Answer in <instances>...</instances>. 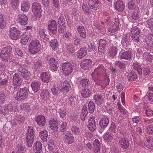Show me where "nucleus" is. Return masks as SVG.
Returning a JSON list of instances; mask_svg holds the SVG:
<instances>
[{
  "label": "nucleus",
  "instance_id": "nucleus-1",
  "mask_svg": "<svg viewBox=\"0 0 153 153\" xmlns=\"http://www.w3.org/2000/svg\"><path fill=\"white\" fill-rule=\"evenodd\" d=\"M35 133L33 127L29 126L28 127L27 133L26 134V138L27 145L29 147L32 146L34 141Z\"/></svg>",
  "mask_w": 153,
  "mask_h": 153
},
{
  "label": "nucleus",
  "instance_id": "nucleus-2",
  "mask_svg": "<svg viewBox=\"0 0 153 153\" xmlns=\"http://www.w3.org/2000/svg\"><path fill=\"white\" fill-rule=\"evenodd\" d=\"M42 11L40 4L37 2L33 3L32 5V12L33 14L34 19H39L42 15Z\"/></svg>",
  "mask_w": 153,
  "mask_h": 153
},
{
  "label": "nucleus",
  "instance_id": "nucleus-3",
  "mask_svg": "<svg viewBox=\"0 0 153 153\" xmlns=\"http://www.w3.org/2000/svg\"><path fill=\"white\" fill-rule=\"evenodd\" d=\"M12 50V48L10 46H7L2 49L0 57L3 61L5 62L8 61L9 56L11 54Z\"/></svg>",
  "mask_w": 153,
  "mask_h": 153
},
{
  "label": "nucleus",
  "instance_id": "nucleus-4",
  "mask_svg": "<svg viewBox=\"0 0 153 153\" xmlns=\"http://www.w3.org/2000/svg\"><path fill=\"white\" fill-rule=\"evenodd\" d=\"M41 45L37 40L32 41L29 45V50L31 53L35 54L37 53L40 49Z\"/></svg>",
  "mask_w": 153,
  "mask_h": 153
},
{
  "label": "nucleus",
  "instance_id": "nucleus-5",
  "mask_svg": "<svg viewBox=\"0 0 153 153\" xmlns=\"http://www.w3.org/2000/svg\"><path fill=\"white\" fill-rule=\"evenodd\" d=\"M29 92V91L27 88H24L19 90H18L17 93L15 95L14 97L17 100H24L27 97Z\"/></svg>",
  "mask_w": 153,
  "mask_h": 153
},
{
  "label": "nucleus",
  "instance_id": "nucleus-6",
  "mask_svg": "<svg viewBox=\"0 0 153 153\" xmlns=\"http://www.w3.org/2000/svg\"><path fill=\"white\" fill-rule=\"evenodd\" d=\"M61 67L63 74L65 76L69 75L73 69V66L68 62L62 63Z\"/></svg>",
  "mask_w": 153,
  "mask_h": 153
},
{
  "label": "nucleus",
  "instance_id": "nucleus-7",
  "mask_svg": "<svg viewBox=\"0 0 153 153\" xmlns=\"http://www.w3.org/2000/svg\"><path fill=\"white\" fill-rule=\"evenodd\" d=\"M131 36L132 40L136 43L139 42V37L140 30L137 26L133 27L131 29Z\"/></svg>",
  "mask_w": 153,
  "mask_h": 153
},
{
  "label": "nucleus",
  "instance_id": "nucleus-8",
  "mask_svg": "<svg viewBox=\"0 0 153 153\" xmlns=\"http://www.w3.org/2000/svg\"><path fill=\"white\" fill-rule=\"evenodd\" d=\"M106 73V70L103 65H101L96 68L92 72L91 76L95 75L99 77H102Z\"/></svg>",
  "mask_w": 153,
  "mask_h": 153
},
{
  "label": "nucleus",
  "instance_id": "nucleus-9",
  "mask_svg": "<svg viewBox=\"0 0 153 153\" xmlns=\"http://www.w3.org/2000/svg\"><path fill=\"white\" fill-rule=\"evenodd\" d=\"M114 24L111 25L108 29V31L111 33H113L118 30L121 26L120 20L118 18H114Z\"/></svg>",
  "mask_w": 153,
  "mask_h": 153
},
{
  "label": "nucleus",
  "instance_id": "nucleus-10",
  "mask_svg": "<svg viewBox=\"0 0 153 153\" xmlns=\"http://www.w3.org/2000/svg\"><path fill=\"white\" fill-rule=\"evenodd\" d=\"M64 139L65 143L68 144L73 143L74 141V137L70 131H67L65 132Z\"/></svg>",
  "mask_w": 153,
  "mask_h": 153
},
{
  "label": "nucleus",
  "instance_id": "nucleus-11",
  "mask_svg": "<svg viewBox=\"0 0 153 153\" xmlns=\"http://www.w3.org/2000/svg\"><path fill=\"white\" fill-rule=\"evenodd\" d=\"M48 27L50 32L52 34H56L57 31V23L56 21L51 19L50 21Z\"/></svg>",
  "mask_w": 153,
  "mask_h": 153
},
{
  "label": "nucleus",
  "instance_id": "nucleus-12",
  "mask_svg": "<svg viewBox=\"0 0 153 153\" xmlns=\"http://www.w3.org/2000/svg\"><path fill=\"white\" fill-rule=\"evenodd\" d=\"M20 35L19 30L15 27H13L10 30V36L12 39L17 40L19 39Z\"/></svg>",
  "mask_w": 153,
  "mask_h": 153
},
{
  "label": "nucleus",
  "instance_id": "nucleus-13",
  "mask_svg": "<svg viewBox=\"0 0 153 153\" xmlns=\"http://www.w3.org/2000/svg\"><path fill=\"white\" fill-rule=\"evenodd\" d=\"M88 4L90 9L96 10L99 8L101 2L99 0H89Z\"/></svg>",
  "mask_w": 153,
  "mask_h": 153
},
{
  "label": "nucleus",
  "instance_id": "nucleus-14",
  "mask_svg": "<svg viewBox=\"0 0 153 153\" xmlns=\"http://www.w3.org/2000/svg\"><path fill=\"white\" fill-rule=\"evenodd\" d=\"M93 80L96 84L98 85H100L102 89H104L109 84V83H105L104 81H102L100 79L101 77H98L95 75L91 76Z\"/></svg>",
  "mask_w": 153,
  "mask_h": 153
},
{
  "label": "nucleus",
  "instance_id": "nucleus-15",
  "mask_svg": "<svg viewBox=\"0 0 153 153\" xmlns=\"http://www.w3.org/2000/svg\"><path fill=\"white\" fill-rule=\"evenodd\" d=\"M119 53L120 58L121 59L129 60L132 58V53L131 51H128L121 52Z\"/></svg>",
  "mask_w": 153,
  "mask_h": 153
},
{
  "label": "nucleus",
  "instance_id": "nucleus-16",
  "mask_svg": "<svg viewBox=\"0 0 153 153\" xmlns=\"http://www.w3.org/2000/svg\"><path fill=\"white\" fill-rule=\"evenodd\" d=\"M13 85L15 88L20 86L22 82L21 78L17 74H15L13 75Z\"/></svg>",
  "mask_w": 153,
  "mask_h": 153
},
{
  "label": "nucleus",
  "instance_id": "nucleus-17",
  "mask_svg": "<svg viewBox=\"0 0 153 153\" xmlns=\"http://www.w3.org/2000/svg\"><path fill=\"white\" fill-rule=\"evenodd\" d=\"M28 18L24 14H19L17 17L16 21L18 23L21 25H25L27 23Z\"/></svg>",
  "mask_w": 153,
  "mask_h": 153
},
{
  "label": "nucleus",
  "instance_id": "nucleus-18",
  "mask_svg": "<svg viewBox=\"0 0 153 153\" xmlns=\"http://www.w3.org/2000/svg\"><path fill=\"white\" fill-rule=\"evenodd\" d=\"M48 62L51 70L54 71H57L59 67L57 60L54 58L52 57L49 59Z\"/></svg>",
  "mask_w": 153,
  "mask_h": 153
},
{
  "label": "nucleus",
  "instance_id": "nucleus-19",
  "mask_svg": "<svg viewBox=\"0 0 153 153\" xmlns=\"http://www.w3.org/2000/svg\"><path fill=\"white\" fill-rule=\"evenodd\" d=\"M32 65H33V68L36 71L41 69L42 66V61L38 58L33 59L31 62Z\"/></svg>",
  "mask_w": 153,
  "mask_h": 153
},
{
  "label": "nucleus",
  "instance_id": "nucleus-20",
  "mask_svg": "<svg viewBox=\"0 0 153 153\" xmlns=\"http://www.w3.org/2000/svg\"><path fill=\"white\" fill-rule=\"evenodd\" d=\"M31 35L30 33H24L22 35L20 42L23 45H26L30 39Z\"/></svg>",
  "mask_w": 153,
  "mask_h": 153
},
{
  "label": "nucleus",
  "instance_id": "nucleus-21",
  "mask_svg": "<svg viewBox=\"0 0 153 153\" xmlns=\"http://www.w3.org/2000/svg\"><path fill=\"white\" fill-rule=\"evenodd\" d=\"M9 77L4 75H0V88H4L8 83Z\"/></svg>",
  "mask_w": 153,
  "mask_h": 153
},
{
  "label": "nucleus",
  "instance_id": "nucleus-22",
  "mask_svg": "<svg viewBox=\"0 0 153 153\" xmlns=\"http://www.w3.org/2000/svg\"><path fill=\"white\" fill-rule=\"evenodd\" d=\"M71 88V85L69 82L67 80H65L61 82V91L64 93L68 92Z\"/></svg>",
  "mask_w": 153,
  "mask_h": 153
},
{
  "label": "nucleus",
  "instance_id": "nucleus-23",
  "mask_svg": "<svg viewBox=\"0 0 153 153\" xmlns=\"http://www.w3.org/2000/svg\"><path fill=\"white\" fill-rule=\"evenodd\" d=\"M94 119L95 117L92 116L90 117L88 121L89 124L88 125V127L89 129L92 131H94L97 128Z\"/></svg>",
  "mask_w": 153,
  "mask_h": 153
},
{
  "label": "nucleus",
  "instance_id": "nucleus-24",
  "mask_svg": "<svg viewBox=\"0 0 153 153\" xmlns=\"http://www.w3.org/2000/svg\"><path fill=\"white\" fill-rule=\"evenodd\" d=\"M92 63V61L91 59H86L81 62L80 65L82 69L87 70L90 67Z\"/></svg>",
  "mask_w": 153,
  "mask_h": 153
},
{
  "label": "nucleus",
  "instance_id": "nucleus-25",
  "mask_svg": "<svg viewBox=\"0 0 153 153\" xmlns=\"http://www.w3.org/2000/svg\"><path fill=\"white\" fill-rule=\"evenodd\" d=\"M114 6L116 10L119 12L123 11L125 7V5L121 1H117L114 3Z\"/></svg>",
  "mask_w": 153,
  "mask_h": 153
},
{
  "label": "nucleus",
  "instance_id": "nucleus-26",
  "mask_svg": "<svg viewBox=\"0 0 153 153\" xmlns=\"http://www.w3.org/2000/svg\"><path fill=\"white\" fill-rule=\"evenodd\" d=\"M19 74L25 79H27L30 75L29 71L26 69L20 68L19 69Z\"/></svg>",
  "mask_w": 153,
  "mask_h": 153
},
{
  "label": "nucleus",
  "instance_id": "nucleus-27",
  "mask_svg": "<svg viewBox=\"0 0 153 153\" xmlns=\"http://www.w3.org/2000/svg\"><path fill=\"white\" fill-rule=\"evenodd\" d=\"M36 121L40 127L44 126L45 124V119L43 115H39L37 116Z\"/></svg>",
  "mask_w": 153,
  "mask_h": 153
},
{
  "label": "nucleus",
  "instance_id": "nucleus-28",
  "mask_svg": "<svg viewBox=\"0 0 153 153\" xmlns=\"http://www.w3.org/2000/svg\"><path fill=\"white\" fill-rule=\"evenodd\" d=\"M93 100L96 104L97 105H100L103 103L104 99L102 95L99 94H94L93 96Z\"/></svg>",
  "mask_w": 153,
  "mask_h": 153
},
{
  "label": "nucleus",
  "instance_id": "nucleus-29",
  "mask_svg": "<svg viewBox=\"0 0 153 153\" xmlns=\"http://www.w3.org/2000/svg\"><path fill=\"white\" fill-rule=\"evenodd\" d=\"M49 125L51 128L54 132L58 130V122L56 119H52L49 122Z\"/></svg>",
  "mask_w": 153,
  "mask_h": 153
},
{
  "label": "nucleus",
  "instance_id": "nucleus-30",
  "mask_svg": "<svg viewBox=\"0 0 153 153\" xmlns=\"http://www.w3.org/2000/svg\"><path fill=\"white\" fill-rule=\"evenodd\" d=\"M119 143L120 146L122 148L126 149L129 145V141L127 138L123 137L120 140Z\"/></svg>",
  "mask_w": 153,
  "mask_h": 153
},
{
  "label": "nucleus",
  "instance_id": "nucleus-31",
  "mask_svg": "<svg viewBox=\"0 0 153 153\" xmlns=\"http://www.w3.org/2000/svg\"><path fill=\"white\" fill-rule=\"evenodd\" d=\"M109 123L108 119L106 116H104L100 120L99 125L101 128H105L108 126Z\"/></svg>",
  "mask_w": 153,
  "mask_h": 153
},
{
  "label": "nucleus",
  "instance_id": "nucleus-32",
  "mask_svg": "<svg viewBox=\"0 0 153 153\" xmlns=\"http://www.w3.org/2000/svg\"><path fill=\"white\" fill-rule=\"evenodd\" d=\"M41 83L38 81H33L31 84V87L32 90L34 92H36L40 89Z\"/></svg>",
  "mask_w": 153,
  "mask_h": 153
},
{
  "label": "nucleus",
  "instance_id": "nucleus-33",
  "mask_svg": "<svg viewBox=\"0 0 153 153\" xmlns=\"http://www.w3.org/2000/svg\"><path fill=\"white\" fill-rule=\"evenodd\" d=\"M82 9L84 12L86 13L88 16L87 19H91L92 16L91 15V13L90 8L88 5L84 4H82Z\"/></svg>",
  "mask_w": 153,
  "mask_h": 153
},
{
  "label": "nucleus",
  "instance_id": "nucleus-34",
  "mask_svg": "<svg viewBox=\"0 0 153 153\" xmlns=\"http://www.w3.org/2000/svg\"><path fill=\"white\" fill-rule=\"evenodd\" d=\"M77 29L80 36L83 38H85L86 36V33L84 27L78 26L77 27Z\"/></svg>",
  "mask_w": 153,
  "mask_h": 153
},
{
  "label": "nucleus",
  "instance_id": "nucleus-35",
  "mask_svg": "<svg viewBox=\"0 0 153 153\" xmlns=\"http://www.w3.org/2000/svg\"><path fill=\"white\" fill-rule=\"evenodd\" d=\"M50 75L49 73L47 72H43L41 74V79L44 82H48L50 80Z\"/></svg>",
  "mask_w": 153,
  "mask_h": 153
},
{
  "label": "nucleus",
  "instance_id": "nucleus-36",
  "mask_svg": "<svg viewBox=\"0 0 153 153\" xmlns=\"http://www.w3.org/2000/svg\"><path fill=\"white\" fill-rule=\"evenodd\" d=\"M30 6V4L28 1H24L21 4V10L23 12H27L29 9Z\"/></svg>",
  "mask_w": 153,
  "mask_h": 153
},
{
  "label": "nucleus",
  "instance_id": "nucleus-37",
  "mask_svg": "<svg viewBox=\"0 0 153 153\" xmlns=\"http://www.w3.org/2000/svg\"><path fill=\"white\" fill-rule=\"evenodd\" d=\"M87 54L86 48H81L77 52L76 56L77 58L82 59Z\"/></svg>",
  "mask_w": 153,
  "mask_h": 153
},
{
  "label": "nucleus",
  "instance_id": "nucleus-38",
  "mask_svg": "<svg viewBox=\"0 0 153 153\" xmlns=\"http://www.w3.org/2000/svg\"><path fill=\"white\" fill-rule=\"evenodd\" d=\"M94 149V152L98 153L100 151V141L97 139H96L93 142Z\"/></svg>",
  "mask_w": 153,
  "mask_h": 153
},
{
  "label": "nucleus",
  "instance_id": "nucleus-39",
  "mask_svg": "<svg viewBox=\"0 0 153 153\" xmlns=\"http://www.w3.org/2000/svg\"><path fill=\"white\" fill-rule=\"evenodd\" d=\"M34 151L36 153H39L42 151V144L39 141L36 142L34 144L33 148Z\"/></svg>",
  "mask_w": 153,
  "mask_h": 153
},
{
  "label": "nucleus",
  "instance_id": "nucleus-40",
  "mask_svg": "<svg viewBox=\"0 0 153 153\" xmlns=\"http://www.w3.org/2000/svg\"><path fill=\"white\" fill-rule=\"evenodd\" d=\"M127 78L129 81H135L137 78V76L134 71H131L127 76Z\"/></svg>",
  "mask_w": 153,
  "mask_h": 153
},
{
  "label": "nucleus",
  "instance_id": "nucleus-41",
  "mask_svg": "<svg viewBox=\"0 0 153 153\" xmlns=\"http://www.w3.org/2000/svg\"><path fill=\"white\" fill-rule=\"evenodd\" d=\"M117 50L116 47H111L109 49L108 54L111 57H114L117 53Z\"/></svg>",
  "mask_w": 153,
  "mask_h": 153
},
{
  "label": "nucleus",
  "instance_id": "nucleus-42",
  "mask_svg": "<svg viewBox=\"0 0 153 153\" xmlns=\"http://www.w3.org/2000/svg\"><path fill=\"white\" fill-rule=\"evenodd\" d=\"M50 94L48 91L47 89H45L42 91L40 95L42 99L46 100L49 99Z\"/></svg>",
  "mask_w": 153,
  "mask_h": 153
},
{
  "label": "nucleus",
  "instance_id": "nucleus-43",
  "mask_svg": "<svg viewBox=\"0 0 153 153\" xmlns=\"http://www.w3.org/2000/svg\"><path fill=\"white\" fill-rule=\"evenodd\" d=\"M145 145L147 148L153 149V138H147L145 142Z\"/></svg>",
  "mask_w": 153,
  "mask_h": 153
},
{
  "label": "nucleus",
  "instance_id": "nucleus-44",
  "mask_svg": "<svg viewBox=\"0 0 153 153\" xmlns=\"http://www.w3.org/2000/svg\"><path fill=\"white\" fill-rule=\"evenodd\" d=\"M56 142L52 138L50 139L48 142V149L50 151H52L55 148Z\"/></svg>",
  "mask_w": 153,
  "mask_h": 153
},
{
  "label": "nucleus",
  "instance_id": "nucleus-45",
  "mask_svg": "<svg viewBox=\"0 0 153 153\" xmlns=\"http://www.w3.org/2000/svg\"><path fill=\"white\" fill-rule=\"evenodd\" d=\"M50 45L53 50L57 49L58 45V42L56 39H52L49 42Z\"/></svg>",
  "mask_w": 153,
  "mask_h": 153
},
{
  "label": "nucleus",
  "instance_id": "nucleus-46",
  "mask_svg": "<svg viewBox=\"0 0 153 153\" xmlns=\"http://www.w3.org/2000/svg\"><path fill=\"white\" fill-rule=\"evenodd\" d=\"M141 15L140 13V11L138 9H135L131 15L132 18L136 20L139 19Z\"/></svg>",
  "mask_w": 153,
  "mask_h": 153
},
{
  "label": "nucleus",
  "instance_id": "nucleus-47",
  "mask_svg": "<svg viewBox=\"0 0 153 153\" xmlns=\"http://www.w3.org/2000/svg\"><path fill=\"white\" fill-rule=\"evenodd\" d=\"M40 135L43 142L47 141L48 135V132L46 130L44 129L41 131L40 133Z\"/></svg>",
  "mask_w": 153,
  "mask_h": 153
},
{
  "label": "nucleus",
  "instance_id": "nucleus-48",
  "mask_svg": "<svg viewBox=\"0 0 153 153\" xmlns=\"http://www.w3.org/2000/svg\"><path fill=\"white\" fill-rule=\"evenodd\" d=\"M81 94L83 97H88L91 94L90 90L89 89H82L81 91Z\"/></svg>",
  "mask_w": 153,
  "mask_h": 153
},
{
  "label": "nucleus",
  "instance_id": "nucleus-49",
  "mask_svg": "<svg viewBox=\"0 0 153 153\" xmlns=\"http://www.w3.org/2000/svg\"><path fill=\"white\" fill-rule=\"evenodd\" d=\"M71 130L73 134L76 135H81L82 133V131L80 129L75 126H72Z\"/></svg>",
  "mask_w": 153,
  "mask_h": 153
},
{
  "label": "nucleus",
  "instance_id": "nucleus-50",
  "mask_svg": "<svg viewBox=\"0 0 153 153\" xmlns=\"http://www.w3.org/2000/svg\"><path fill=\"white\" fill-rule=\"evenodd\" d=\"M88 114L87 108L85 105L83 106L82 112L81 114V119L82 120L84 121L85 118Z\"/></svg>",
  "mask_w": 153,
  "mask_h": 153
},
{
  "label": "nucleus",
  "instance_id": "nucleus-51",
  "mask_svg": "<svg viewBox=\"0 0 153 153\" xmlns=\"http://www.w3.org/2000/svg\"><path fill=\"white\" fill-rule=\"evenodd\" d=\"M14 53L15 55H17L18 57L20 58H23L24 56L23 51L18 48H15Z\"/></svg>",
  "mask_w": 153,
  "mask_h": 153
},
{
  "label": "nucleus",
  "instance_id": "nucleus-52",
  "mask_svg": "<svg viewBox=\"0 0 153 153\" xmlns=\"http://www.w3.org/2000/svg\"><path fill=\"white\" fill-rule=\"evenodd\" d=\"M6 25V22L5 20H4L3 15L1 13H0V28L1 29L4 28Z\"/></svg>",
  "mask_w": 153,
  "mask_h": 153
},
{
  "label": "nucleus",
  "instance_id": "nucleus-53",
  "mask_svg": "<svg viewBox=\"0 0 153 153\" xmlns=\"http://www.w3.org/2000/svg\"><path fill=\"white\" fill-rule=\"evenodd\" d=\"M115 65L120 69L123 70L125 69L126 67V65L124 63L119 60H117L115 62Z\"/></svg>",
  "mask_w": 153,
  "mask_h": 153
},
{
  "label": "nucleus",
  "instance_id": "nucleus-54",
  "mask_svg": "<svg viewBox=\"0 0 153 153\" xmlns=\"http://www.w3.org/2000/svg\"><path fill=\"white\" fill-rule=\"evenodd\" d=\"M104 138L105 140L107 141H111L113 139V135L111 133L107 132L104 136Z\"/></svg>",
  "mask_w": 153,
  "mask_h": 153
},
{
  "label": "nucleus",
  "instance_id": "nucleus-55",
  "mask_svg": "<svg viewBox=\"0 0 153 153\" xmlns=\"http://www.w3.org/2000/svg\"><path fill=\"white\" fill-rule=\"evenodd\" d=\"M88 111L90 113H93L95 108L94 103L93 102L90 101L88 104Z\"/></svg>",
  "mask_w": 153,
  "mask_h": 153
},
{
  "label": "nucleus",
  "instance_id": "nucleus-56",
  "mask_svg": "<svg viewBox=\"0 0 153 153\" xmlns=\"http://www.w3.org/2000/svg\"><path fill=\"white\" fill-rule=\"evenodd\" d=\"M19 0H10L11 7L13 9H17L19 5Z\"/></svg>",
  "mask_w": 153,
  "mask_h": 153
},
{
  "label": "nucleus",
  "instance_id": "nucleus-57",
  "mask_svg": "<svg viewBox=\"0 0 153 153\" xmlns=\"http://www.w3.org/2000/svg\"><path fill=\"white\" fill-rule=\"evenodd\" d=\"M73 42L76 46L80 47L81 45V39L78 36H75L73 40Z\"/></svg>",
  "mask_w": 153,
  "mask_h": 153
},
{
  "label": "nucleus",
  "instance_id": "nucleus-58",
  "mask_svg": "<svg viewBox=\"0 0 153 153\" xmlns=\"http://www.w3.org/2000/svg\"><path fill=\"white\" fill-rule=\"evenodd\" d=\"M143 57L145 59L149 62H151L153 60V56L148 52L144 53Z\"/></svg>",
  "mask_w": 153,
  "mask_h": 153
},
{
  "label": "nucleus",
  "instance_id": "nucleus-59",
  "mask_svg": "<svg viewBox=\"0 0 153 153\" xmlns=\"http://www.w3.org/2000/svg\"><path fill=\"white\" fill-rule=\"evenodd\" d=\"M145 98L147 101L150 102H153V92H148L146 94Z\"/></svg>",
  "mask_w": 153,
  "mask_h": 153
},
{
  "label": "nucleus",
  "instance_id": "nucleus-60",
  "mask_svg": "<svg viewBox=\"0 0 153 153\" xmlns=\"http://www.w3.org/2000/svg\"><path fill=\"white\" fill-rule=\"evenodd\" d=\"M132 67L134 69L137 71L140 75H141L142 73V70L140 66L136 63L133 64Z\"/></svg>",
  "mask_w": 153,
  "mask_h": 153
},
{
  "label": "nucleus",
  "instance_id": "nucleus-61",
  "mask_svg": "<svg viewBox=\"0 0 153 153\" xmlns=\"http://www.w3.org/2000/svg\"><path fill=\"white\" fill-rule=\"evenodd\" d=\"M118 109L120 112L123 114H126L127 110L121 105L120 103H118L117 104Z\"/></svg>",
  "mask_w": 153,
  "mask_h": 153
},
{
  "label": "nucleus",
  "instance_id": "nucleus-62",
  "mask_svg": "<svg viewBox=\"0 0 153 153\" xmlns=\"http://www.w3.org/2000/svg\"><path fill=\"white\" fill-rule=\"evenodd\" d=\"M21 108L26 111H29L30 109V106L28 103H24L20 105Z\"/></svg>",
  "mask_w": 153,
  "mask_h": 153
},
{
  "label": "nucleus",
  "instance_id": "nucleus-63",
  "mask_svg": "<svg viewBox=\"0 0 153 153\" xmlns=\"http://www.w3.org/2000/svg\"><path fill=\"white\" fill-rule=\"evenodd\" d=\"M150 124L148 125L147 128V132L149 134H153V121L151 122Z\"/></svg>",
  "mask_w": 153,
  "mask_h": 153
},
{
  "label": "nucleus",
  "instance_id": "nucleus-64",
  "mask_svg": "<svg viewBox=\"0 0 153 153\" xmlns=\"http://www.w3.org/2000/svg\"><path fill=\"white\" fill-rule=\"evenodd\" d=\"M147 24L149 29L153 32V18H151L147 21Z\"/></svg>",
  "mask_w": 153,
  "mask_h": 153
}]
</instances>
